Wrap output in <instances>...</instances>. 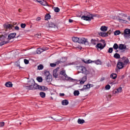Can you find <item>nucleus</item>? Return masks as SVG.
<instances>
[{
  "instance_id": "obj_1",
  "label": "nucleus",
  "mask_w": 130,
  "mask_h": 130,
  "mask_svg": "<svg viewBox=\"0 0 130 130\" xmlns=\"http://www.w3.org/2000/svg\"><path fill=\"white\" fill-rule=\"evenodd\" d=\"M78 70L79 73H82V74H84L85 75L83 77L80 82V84H84L85 82L87 81V75H89V74H90V72L87 70V69H86L84 66H79Z\"/></svg>"
},
{
  "instance_id": "obj_2",
  "label": "nucleus",
  "mask_w": 130,
  "mask_h": 130,
  "mask_svg": "<svg viewBox=\"0 0 130 130\" xmlns=\"http://www.w3.org/2000/svg\"><path fill=\"white\" fill-rule=\"evenodd\" d=\"M94 17H96V16L86 11L82 16L81 19L84 21H91L94 19Z\"/></svg>"
},
{
  "instance_id": "obj_3",
  "label": "nucleus",
  "mask_w": 130,
  "mask_h": 130,
  "mask_svg": "<svg viewBox=\"0 0 130 130\" xmlns=\"http://www.w3.org/2000/svg\"><path fill=\"white\" fill-rule=\"evenodd\" d=\"M44 75L46 76L45 79L47 83H50L52 81V76L50 75L49 71H45Z\"/></svg>"
},
{
  "instance_id": "obj_4",
  "label": "nucleus",
  "mask_w": 130,
  "mask_h": 130,
  "mask_svg": "<svg viewBox=\"0 0 130 130\" xmlns=\"http://www.w3.org/2000/svg\"><path fill=\"white\" fill-rule=\"evenodd\" d=\"M122 35H123L125 39H130V29H125L123 34H122Z\"/></svg>"
},
{
  "instance_id": "obj_5",
  "label": "nucleus",
  "mask_w": 130,
  "mask_h": 130,
  "mask_svg": "<svg viewBox=\"0 0 130 130\" xmlns=\"http://www.w3.org/2000/svg\"><path fill=\"white\" fill-rule=\"evenodd\" d=\"M35 83L34 79H31L29 81H28L29 86H26V89L27 90H34L33 87V84Z\"/></svg>"
},
{
  "instance_id": "obj_6",
  "label": "nucleus",
  "mask_w": 130,
  "mask_h": 130,
  "mask_svg": "<svg viewBox=\"0 0 130 130\" xmlns=\"http://www.w3.org/2000/svg\"><path fill=\"white\" fill-rule=\"evenodd\" d=\"M87 40L88 39L85 38H79L78 43H80L81 44H85V45H87L89 44V43L88 42Z\"/></svg>"
},
{
  "instance_id": "obj_7",
  "label": "nucleus",
  "mask_w": 130,
  "mask_h": 130,
  "mask_svg": "<svg viewBox=\"0 0 130 130\" xmlns=\"http://www.w3.org/2000/svg\"><path fill=\"white\" fill-rule=\"evenodd\" d=\"M60 74L62 75V76H64L65 77L66 80L68 81V80H70V81H73L74 80V79L71 78V77H68V75L66 74V71L63 70L60 72Z\"/></svg>"
},
{
  "instance_id": "obj_8",
  "label": "nucleus",
  "mask_w": 130,
  "mask_h": 130,
  "mask_svg": "<svg viewBox=\"0 0 130 130\" xmlns=\"http://www.w3.org/2000/svg\"><path fill=\"white\" fill-rule=\"evenodd\" d=\"M106 46V44H105L104 45L102 44V43H100L96 44L95 46V48H97V49H100L101 50H102Z\"/></svg>"
},
{
  "instance_id": "obj_9",
  "label": "nucleus",
  "mask_w": 130,
  "mask_h": 130,
  "mask_svg": "<svg viewBox=\"0 0 130 130\" xmlns=\"http://www.w3.org/2000/svg\"><path fill=\"white\" fill-rule=\"evenodd\" d=\"M124 65L122 63V61L121 60H119L118 61V63L117 64V68L118 70H121V69H123Z\"/></svg>"
},
{
  "instance_id": "obj_10",
  "label": "nucleus",
  "mask_w": 130,
  "mask_h": 130,
  "mask_svg": "<svg viewBox=\"0 0 130 130\" xmlns=\"http://www.w3.org/2000/svg\"><path fill=\"white\" fill-rule=\"evenodd\" d=\"M17 34L16 32L10 34L8 36V40H11V39H14L16 37Z\"/></svg>"
},
{
  "instance_id": "obj_11",
  "label": "nucleus",
  "mask_w": 130,
  "mask_h": 130,
  "mask_svg": "<svg viewBox=\"0 0 130 130\" xmlns=\"http://www.w3.org/2000/svg\"><path fill=\"white\" fill-rule=\"evenodd\" d=\"M37 2L42 6H48L47 2H46L45 0H37Z\"/></svg>"
},
{
  "instance_id": "obj_12",
  "label": "nucleus",
  "mask_w": 130,
  "mask_h": 130,
  "mask_svg": "<svg viewBox=\"0 0 130 130\" xmlns=\"http://www.w3.org/2000/svg\"><path fill=\"white\" fill-rule=\"evenodd\" d=\"M49 27L50 28H54L56 30H58V28L57 27V25H55L53 22H50L49 23Z\"/></svg>"
},
{
  "instance_id": "obj_13",
  "label": "nucleus",
  "mask_w": 130,
  "mask_h": 130,
  "mask_svg": "<svg viewBox=\"0 0 130 130\" xmlns=\"http://www.w3.org/2000/svg\"><path fill=\"white\" fill-rule=\"evenodd\" d=\"M4 27L5 29H12L13 26L10 23H5L4 24Z\"/></svg>"
},
{
  "instance_id": "obj_14",
  "label": "nucleus",
  "mask_w": 130,
  "mask_h": 130,
  "mask_svg": "<svg viewBox=\"0 0 130 130\" xmlns=\"http://www.w3.org/2000/svg\"><path fill=\"white\" fill-rule=\"evenodd\" d=\"M126 48V46L124 44H120L119 45V49L120 50H123Z\"/></svg>"
},
{
  "instance_id": "obj_15",
  "label": "nucleus",
  "mask_w": 130,
  "mask_h": 130,
  "mask_svg": "<svg viewBox=\"0 0 130 130\" xmlns=\"http://www.w3.org/2000/svg\"><path fill=\"white\" fill-rule=\"evenodd\" d=\"M7 37H8V35L7 34L2 35L1 37H0V41H5V40L7 39Z\"/></svg>"
},
{
  "instance_id": "obj_16",
  "label": "nucleus",
  "mask_w": 130,
  "mask_h": 130,
  "mask_svg": "<svg viewBox=\"0 0 130 130\" xmlns=\"http://www.w3.org/2000/svg\"><path fill=\"white\" fill-rule=\"evenodd\" d=\"M5 86L8 88H11V87H13V83L11 82H7L6 83Z\"/></svg>"
},
{
  "instance_id": "obj_17",
  "label": "nucleus",
  "mask_w": 130,
  "mask_h": 130,
  "mask_svg": "<svg viewBox=\"0 0 130 130\" xmlns=\"http://www.w3.org/2000/svg\"><path fill=\"white\" fill-rule=\"evenodd\" d=\"M43 51H44V50L41 48H38L37 49L36 52L37 53V54H41L42 52H43Z\"/></svg>"
},
{
  "instance_id": "obj_18",
  "label": "nucleus",
  "mask_w": 130,
  "mask_h": 130,
  "mask_svg": "<svg viewBox=\"0 0 130 130\" xmlns=\"http://www.w3.org/2000/svg\"><path fill=\"white\" fill-rule=\"evenodd\" d=\"M39 90L41 91H46V90H48V88L44 86H40Z\"/></svg>"
},
{
  "instance_id": "obj_19",
  "label": "nucleus",
  "mask_w": 130,
  "mask_h": 130,
  "mask_svg": "<svg viewBox=\"0 0 130 130\" xmlns=\"http://www.w3.org/2000/svg\"><path fill=\"white\" fill-rule=\"evenodd\" d=\"M53 76L54 78H57L58 77V74H57V70H54L53 71Z\"/></svg>"
},
{
  "instance_id": "obj_20",
  "label": "nucleus",
  "mask_w": 130,
  "mask_h": 130,
  "mask_svg": "<svg viewBox=\"0 0 130 130\" xmlns=\"http://www.w3.org/2000/svg\"><path fill=\"white\" fill-rule=\"evenodd\" d=\"M79 39H80V38H78L77 37H74L72 38V41H73V42H75L76 43H79Z\"/></svg>"
},
{
  "instance_id": "obj_21",
  "label": "nucleus",
  "mask_w": 130,
  "mask_h": 130,
  "mask_svg": "<svg viewBox=\"0 0 130 130\" xmlns=\"http://www.w3.org/2000/svg\"><path fill=\"white\" fill-rule=\"evenodd\" d=\"M122 63H123V66H126L127 63H129V60L128 59H125L122 61Z\"/></svg>"
},
{
  "instance_id": "obj_22",
  "label": "nucleus",
  "mask_w": 130,
  "mask_h": 130,
  "mask_svg": "<svg viewBox=\"0 0 130 130\" xmlns=\"http://www.w3.org/2000/svg\"><path fill=\"white\" fill-rule=\"evenodd\" d=\"M99 35L100 36H102V37H107L108 36V34L106 32H101L99 34Z\"/></svg>"
},
{
  "instance_id": "obj_23",
  "label": "nucleus",
  "mask_w": 130,
  "mask_h": 130,
  "mask_svg": "<svg viewBox=\"0 0 130 130\" xmlns=\"http://www.w3.org/2000/svg\"><path fill=\"white\" fill-rule=\"evenodd\" d=\"M77 122L79 123V124H83V123H85V120L79 118L78 119Z\"/></svg>"
},
{
  "instance_id": "obj_24",
  "label": "nucleus",
  "mask_w": 130,
  "mask_h": 130,
  "mask_svg": "<svg viewBox=\"0 0 130 130\" xmlns=\"http://www.w3.org/2000/svg\"><path fill=\"white\" fill-rule=\"evenodd\" d=\"M110 78L111 79H113V80H115V79H116V78H117V75H116V74L112 73L110 75Z\"/></svg>"
},
{
  "instance_id": "obj_25",
  "label": "nucleus",
  "mask_w": 130,
  "mask_h": 130,
  "mask_svg": "<svg viewBox=\"0 0 130 130\" xmlns=\"http://www.w3.org/2000/svg\"><path fill=\"white\" fill-rule=\"evenodd\" d=\"M8 43H10V41H2V42L0 43V46H3V45H5V44H8Z\"/></svg>"
},
{
  "instance_id": "obj_26",
  "label": "nucleus",
  "mask_w": 130,
  "mask_h": 130,
  "mask_svg": "<svg viewBox=\"0 0 130 130\" xmlns=\"http://www.w3.org/2000/svg\"><path fill=\"white\" fill-rule=\"evenodd\" d=\"M62 105L67 106L69 104V101L68 100H64L61 102Z\"/></svg>"
},
{
  "instance_id": "obj_27",
  "label": "nucleus",
  "mask_w": 130,
  "mask_h": 130,
  "mask_svg": "<svg viewBox=\"0 0 130 130\" xmlns=\"http://www.w3.org/2000/svg\"><path fill=\"white\" fill-rule=\"evenodd\" d=\"M51 16L50 14H47L45 16V21H48L49 20H50V18H51Z\"/></svg>"
},
{
  "instance_id": "obj_28",
  "label": "nucleus",
  "mask_w": 130,
  "mask_h": 130,
  "mask_svg": "<svg viewBox=\"0 0 130 130\" xmlns=\"http://www.w3.org/2000/svg\"><path fill=\"white\" fill-rule=\"evenodd\" d=\"M40 87V85L35 83V82L33 84V87H34V90L38 89L39 90V88Z\"/></svg>"
},
{
  "instance_id": "obj_29",
  "label": "nucleus",
  "mask_w": 130,
  "mask_h": 130,
  "mask_svg": "<svg viewBox=\"0 0 130 130\" xmlns=\"http://www.w3.org/2000/svg\"><path fill=\"white\" fill-rule=\"evenodd\" d=\"M113 48H114L115 50H117V49L119 48V46H118V45H117V43H115L113 46Z\"/></svg>"
},
{
  "instance_id": "obj_30",
  "label": "nucleus",
  "mask_w": 130,
  "mask_h": 130,
  "mask_svg": "<svg viewBox=\"0 0 130 130\" xmlns=\"http://www.w3.org/2000/svg\"><path fill=\"white\" fill-rule=\"evenodd\" d=\"M97 42L98 41L95 39H92L91 40V44H93V45H96V44H97Z\"/></svg>"
},
{
  "instance_id": "obj_31",
  "label": "nucleus",
  "mask_w": 130,
  "mask_h": 130,
  "mask_svg": "<svg viewBox=\"0 0 130 130\" xmlns=\"http://www.w3.org/2000/svg\"><path fill=\"white\" fill-rule=\"evenodd\" d=\"M101 30L103 32H106V31L107 30V27L105 26H102L101 27Z\"/></svg>"
},
{
  "instance_id": "obj_32",
  "label": "nucleus",
  "mask_w": 130,
  "mask_h": 130,
  "mask_svg": "<svg viewBox=\"0 0 130 130\" xmlns=\"http://www.w3.org/2000/svg\"><path fill=\"white\" fill-rule=\"evenodd\" d=\"M114 58H116L117 59H118V58H120V55H119V54L116 53L114 55Z\"/></svg>"
},
{
  "instance_id": "obj_33",
  "label": "nucleus",
  "mask_w": 130,
  "mask_h": 130,
  "mask_svg": "<svg viewBox=\"0 0 130 130\" xmlns=\"http://www.w3.org/2000/svg\"><path fill=\"white\" fill-rule=\"evenodd\" d=\"M93 62H94V63H95V64H101V63H102L101 60H100V59H98L96 60L93 61Z\"/></svg>"
},
{
  "instance_id": "obj_34",
  "label": "nucleus",
  "mask_w": 130,
  "mask_h": 130,
  "mask_svg": "<svg viewBox=\"0 0 130 130\" xmlns=\"http://www.w3.org/2000/svg\"><path fill=\"white\" fill-rule=\"evenodd\" d=\"M37 81H38V82H39V83H42L43 79H42V77H38L37 78Z\"/></svg>"
},
{
  "instance_id": "obj_35",
  "label": "nucleus",
  "mask_w": 130,
  "mask_h": 130,
  "mask_svg": "<svg viewBox=\"0 0 130 130\" xmlns=\"http://www.w3.org/2000/svg\"><path fill=\"white\" fill-rule=\"evenodd\" d=\"M82 61L84 62V63H91V62H93V61H92L91 59L87 60L86 61H85V60H83Z\"/></svg>"
},
{
  "instance_id": "obj_36",
  "label": "nucleus",
  "mask_w": 130,
  "mask_h": 130,
  "mask_svg": "<svg viewBox=\"0 0 130 130\" xmlns=\"http://www.w3.org/2000/svg\"><path fill=\"white\" fill-rule=\"evenodd\" d=\"M118 21L120 22V23H126V20L122 19L119 18L118 19Z\"/></svg>"
},
{
  "instance_id": "obj_37",
  "label": "nucleus",
  "mask_w": 130,
  "mask_h": 130,
  "mask_svg": "<svg viewBox=\"0 0 130 130\" xmlns=\"http://www.w3.org/2000/svg\"><path fill=\"white\" fill-rule=\"evenodd\" d=\"M40 95L42 98H45V96H46L45 92H41L40 93Z\"/></svg>"
},
{
  "instance_id": "obj_38",
  "label": "nucleus",
  "mask_w": 130,
  "mask_h": 130,
  "mask_svg": "<svg viewBox=\"0 0 130 130\" xmlns=\"http://www.w3.org/2000/svg\"><path fill=\"white\" fill-rule=\"evenodd\" d=\"M74 96H79L80 95V91L79 90H75L74 92Z\"/></svg>"
},
{
  "instance_id": "obj_39",
  "label": "nucleus",
  "mask_w": 130,
  "mask_h": 130,
  "mask_svg": "<svg viewBox=\"0 0 130 130\" xmlns=\"http://www.w3.org/2000/svg\"><path fill=\"white\" fill-rule=\"evenodd\" d=\"M116 90L118 93H121V92H122V88L121 87L117 88Z\"/></svg>"
},
{
  "instance_id": "obj_40",
  "label": "nucleus",
  "mask_w": 130,
  "mask_h": 130,
  "mask_svg": "<svg viewBox=\"0 0 130 130\" xmlns=\"http://www.w3.org/2000/svg\"><path fill=\"white\" fill-rule=\"evenodd\" d=\"M44 66L42 64H40L38 66V69L39 70V71L41 70H43Z\"/></svg>"
},
{
  "instance_id": "obj_41",
  "label": "nucleus",
  "mask_w": 130,
  "mask_h": 130,
  "mask_svg": "<svg viewBox=\"0 0 130 130\" xmlns=\"http://www.w3.org/2000/svg\"><path fill=\"white\" fill-rule=\"evenodd\" d=\"M67 60V59H66V57H62L60 59V61L61 62H66V61Z\"/></svg>"
},
{
  "instance_id": "obj_42",
  "label": "nucleus",
  "mask_w": 130,
  "mask_h": 130,
  "mask_svg": "<svg viewBox=\"0 0 130 130\" xmlns=\"http://www.w3.org/2000/svg\"><path fill=\"white\" fill-rule=\"evenodd\" d=\"M54 12H55V13H58L60 11V9L58 7H55L54 8Z\"/></svg>"
},
{
  "instance_id": "obj_43",
  "label": "nucleus",
  "mask_w": 130,
  "mask_h": 130,
  "mask_svg": "<svg viewBox=\"0 0 130 130\" xmlns=\"http://www.w3.org/2000/svg\"><path fill=\"white\" fill-rule=\"evenodd\" d=\"M119 34H120V31L119 30H116L114 32V35H115V36H117V35H119Z\"/></svg>"
},
{
  "instance_id": "obj_44",
  "label": "nucleus",
  "mask_w": 130,
  "mask_h": 130,
  "mask_svg": "<svg viewBox=\"0 0 130 130\" xmlns=\"http://www.w3.org/2000/svg\"><path fill=\"white\" fill-rule=\"evenodd\" d=\"M74 64H75V62H73L67 63L65 66L66 67H68L69 66H73Z\"/></svg>"
},
{
  "instance_id": "obj_45",
  "label": "nucleus",
  "mask_w": 130,
  "mask_h": 130,
  "mask_svg": "<svg viewBox=\"0 0 130 130\" xmlns=\"http://www.w3.org/2000/svg\"><path fill=\"white\" fill-rule=\"evenodd\" d=\"M84 89H85V90H87V89H90V86L89 85V83L87 84V85H84Z\"/></svg>"
},
{
  "instance_id": "obj_46",
  "label": "nucleus",
  "mask_w": 130,
  "mask_h": 130,
  "mask_svg": "<svg viewBox=\"0 0 130 130\" xmlns=\"http://www.w3.org/2000/svg\"><path fill=\"white\" fill-rule=\"evenodd\" d=\"M110 88H111V87L110 86V85L109 84H107L105 86L106 90H110Z\"/></svg>"
},
{
  "instance_id": "obj_47",
  "label": "nucleus",
  "mask_w": 130,
  "mask_h": 130,
  "mask_svg": "<svg viewBox=\"0 0 130 130\" xmlns=\"http://www.w3.org/2000/svg\"><path fill=\"white\" fill-rule=\"evenodd\" d=\"M112 51H113V48H109L108 52L109 53H112Z\"/></svg>"
},
{
  "instance_id": "obj_48",
  "label": "nucleus",
  "mask_w": 130,
  "mask_h": 130,
  "mask_svg": "<svg viewBox=\"0 0 130 130\" xmlns=\"http://www.w3.org/2000/svg\"><path fill=\"white\" fill-rule=\"evenodd\" d=\"M24 62L25 64H28V63H29V60H28L27 59H24Z\"/></svg>"
},
{
  "instance_id": "obj_49",
  "label": "nucleus",
  "mask_w": 130,
  "mask_h": 130,
  "mask_svg": "<svg viewBox=\"0 0 130 130\" xmlns=\"http://www.w3.org/2000/svg\"><path fill=\"white\" fill-rule=\"evenodd\" d=\"M50 67H51V68H54V67H56V63H50Z\"/></svg>"
},
{
  "instance_id": "obj_50",
  "label": "nucleus",
  "mask_w": 130,
  "mask_h": 130,
  "mask_svg": "<svg viewBox=\"0 0 130 130\" xmlns=\"http://www.w3.org/2000/svg\"><path fill=\"white\" fill-rule=\"evenodd\" d=\"M21 27L24 29L26 27V24L25 23H21L20 25Z\"/></svg>"
},
{
  "instance_id": "obj_51",
  "label": "nucleus",
  "mask_w": 130,
  "mask_h": 130,
  "mask_svg": "<svg viewBox=\"0 0 130 130\" xmlns=\"http://www.w3.org/2000/svg\"><path fill=\"white\" fill-rule=\"evenodd\" d=\"M121 17H123V19H124L125 18H126V17H127V15L126 14H121Z\"/></svg>"
},
{
  "instance_id": "obj_52",
  "label": "nucleus",
  "mask_w": 130,
  "mask_h": 130,
  "mask_svg": "<svg viewBox=\"0 0 130 130\" xmlns=\"http://www.w3.org/2000/svg\"><path fill=\"white\" fill-rule=\"evenodd\" d=\"M4 125H5V122H0V127H2V126H4Z\"/></svg>"
},
{
  "instance_id": "obj_53",
  "label": "nucleus",
  "mask_w": 130,
  "mask_h": 130,
  "mask_svg": "<svg viewBox=\"0 0 130 130\" xmlns=\"http://www.w3.org/2000/svg\"><path fill=\"white\" fill-rule=\"evenodd\" d=\"M54 120H55V121H60L62 120V119H53Z\"/></svg>"
},
{
  "instance_id": "obj_54",
  "label": "nucleus",
  "mask_w": 130,
  "mask_h": 130,
  "mask_svg": "<svg viewBox=\"0 0 130 130\" xmlns=\"http://www.w3.org/2000/svg\"><path fill=\"white\" fill-rule=\"evenodd\" d=\"M14 29H15V30H20V27H19V26H15V27H14Z\"/></svg>"
},
{
  "instance_id": "obj_55",
  "label": "nucleus",
  "mask_w": 130,
  "mask_h": 130,
  "mask_svg": "<svg viewBox=\"0 0 130 130\" xmlns=\"http://www.w3.org/2000/svg\"><path fill=\"white\" fill-rule=\"evenodd\" d=\"M61 62H60V60H58L56 62V64H59V63H61Z\"/></svg>"
},
{
  "instance_id": "obj_56",
  "label": "nucleus",
  "mask_w": 130,
  "mask_h": 130,
  "mask_svg": "<svg viewBox=\"0 0 130 130\" xmlns=\"http://www.w3.org/2000/svg\"><path fill=\"white\" fill-rule=\"evenodd\" d=\"M113 94H116L117 93H118V92H117V90H116V89H115L113 90Z\"/></svg>"
},
{
  "instance_id": "obj_57",
  "label": "nucleus",
  "mask_w": 130,
  "mask_h": 130,
  "mask_svg": "<svg viewBox=\"0 0 130 130\" xmlns=\"http://www.w3.org/2000/svg\"><path fill=\"white\" fill-rule=\"evenodd\" d=\"M104 80H105V77H102L101 79V82H103V81H104Z\"/></svg>"
},
{
  "instance_id": "obj_58",
  "label": "nucleus",
  "mask_w": 130,
  "mask_h": 130,
  "mask_svg": "<svg viewBox=\"0 0 130 130\" xmlns=\"http://www.w3.org/2000/svg\"><path fill=\"white\" fill-rule=\"evenodd\" d=\"M89 88H92V87H94V85L93 84H91L89 83Z\"/></svg>"
},
{
  "instance_id": "obj_59",
  "label": "nucleus",
  "mask_w": 130,
  "mask_h": 130,
  "mask_svg": "<svg viewBox=\"0 0 130 130\" xmlns=\"http://www.w3.org/2000/svg\"><path fill=\"white\" fill-rule=\"evenodd\" d=\"M79 90H80V91H84V90H86V89L85 88V87L83 86V88L80 89H79Z\"/></svg>"
},
{
  "instance_id": "obj_60",
  "label": "nucleus",
  "mask_w": 130,
  "mask_h": 130,
  "mask_svg": "<svg viewBox=\"0 0 130 130\" xmlns=\"http://www.w3.org/2000/svg\"><path fill=\"white\" fill-rule=\"evenodd\" d=\"M40 20H41V18H40V17H38L36 19V21H40Z\"/></svg>"
},
{
  "instance_id": "obj_61",
  "label": "nucleus",
  "mask_w": 130,
  "mask_h": 130,
  "mask_svg": "<svg viewBox=\"0 0 130 130\" xmlns=\"http://www.w3.org/2000/svg\"><path fill=\"white\" fill-rule=\"evenodd\" d=\"M37 36L38 38H41V35H37Z\"/></svg>"
},
{
  "instance_id": "obj_62",
  "label": "nucleus",
  "mask_w": 130,
  "mask_h": 130,
  "mask_svg": "<svg viewBox=\"0 0 130 130\" xmlns=\"http://www.w3.org/2000/svg\"><path fill=\"white\" fill-rule=\"evenodd\" d=\"M59 96H64V93H59Z\"/></svg>"
},
{
  "instance_id": "obj_63",
  "label": "nucleus",
  "mask_w": 130,
  "mask_h": 130,
  "mask_svg": "<svg viewBox=\"0 0 130 130\" xmlns=\"http://www.w3.org/2000/svg\"><path fill=\"white\" fill-rule=\"evenodd\" d=\"M73 19H69V23H73Z\"/></svg>"
},
{
  "instance_id": "obj_64",
  "label": "nucleus",
  "mask_w": 130,
  "mask_h": 130,
  "mask_svg": "<svg viewBox=\"0 0 130 130\" xmlns=\"http://www.w3.org/2000/svg\"><path fill=\"white\" fill-rule=\"evenodd\" d=\"M15 66L16 67H20V64L17 63V64H15Z\"/></svg>"
}]
</instances>
